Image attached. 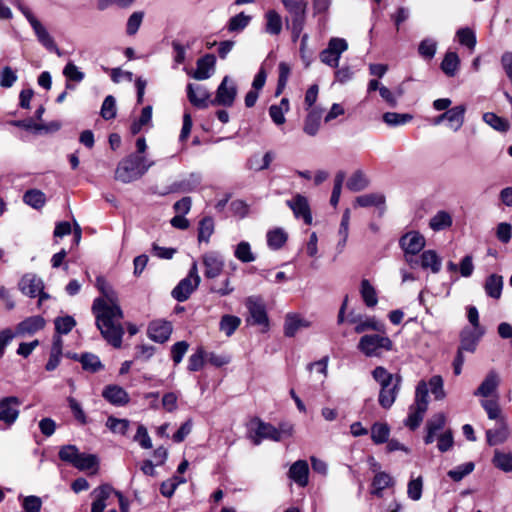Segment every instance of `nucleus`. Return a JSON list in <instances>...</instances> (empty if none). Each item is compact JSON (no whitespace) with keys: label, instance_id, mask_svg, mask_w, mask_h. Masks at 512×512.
I'll return each instance as SVG.
<instances>
[{"label":"nucleus","instance_id":"nucleus-1","mask_svg":"<svg viewBox=\"0 0 512 512\" xmlns=\"http://www.w3.org/2000/svg\"><path fill=\"white\" fill-rule=\"evenodd\" d=\"M96 286L102 294L94 299L91 308L95 316L96 327L107 343L119 349L122 346L125 330L121 323L124 313L118 295L101 276L96 278Z\"/></svg>","mask_w":512,"mask_h":512},{"label":"nucleus","instance_id":"nucleus-2","mask_svg":"<svg viewBox=\"0 0 512 512\" xmlns=\"http://www.w3.org/2000/svg\"><path fill=\"white\" fill-rule=\"evenodd\" d=\"M154 162L145 157L131 154L121 160L115 171V179L122 183H130L142 177Z\"/></svg>","mask_w":512,"mask_h":512},{"label":"nucleus","instance_id":"nucleus-3","mask_svg":"<svg viewBox=\"0 0 512 512\" xmlns=\"http://www.w3.org/2000/svg\"><path fill=\"white\" fill-rule=\"evenodd\" d=\"M428 409V388L426 381L418 382L415 391V401L409 408V414L405 425L410 429H416L423 420L424 414Z\"/></svg>","mask_w":512,"mask_h":512},{"label":"nucleus","instance_id":"nucleus-4","mask_svg":"<svg viewBox=\"0 0 512 512\" xmlns=\"http://www.w3.org/2000/svg\"><path fill=\"white\" fill-rule=\"evenodd\" d=\"M400 247L404 251V259L411 268L418 266L415 256L425 247L426 240L417 231H410L404 234L399 240Z\"/></svg>","mask_w":512,"mask_h":512},{"label":"nucleus","instance_id":"nucleus-5","mask_svg":"<svg viewBox=\"0 0 512 512\" xmlns=\"http://www.w3.org/2000/svg\"><path fill=\"white\" fill-rule=\"evenodd\" d=\"M19 9L24 14L30 25L32 26L34 33L38 41L49 51L55 52L58 56H62V52L57 47L53 37L47 31L45 26L31 13V11L22 5H19Z\"/></svg>","mask_w":512,"mask_h":512},{"label":"nucleus","instance_id":"nucleus-6","mask_svg":"<svg viewBox=\"0 0 512 512\" xmlns=\"http://www.w3.org/2000/svg\"><path fill=\"white\" fill-rule=\"evenodd\" d=\"M358 349L367 357L379 356L382 350L392 349V341L387 336L364 335L358 343Z\"/></svg>","mask_w":512,"mask_h":512},{"label":"nucleus","instance_id":"nucleus-7","mask_svg":"<svg viewBox=\"0 0 512 512\" xmlns=\"http://www.w3.org/2000/svg\"><path fill=\"white\" fill-rule=\"evenodd\" d=\"M200 284L197 262H193L188 275L172 290V296L179 302L186 301Z\"/></svg>","mask_w":512,"mask_h":512},{"label":"nucleus","instance_id":"nucleus-8","mask_svg":"<svg viewBox=\"0 0 512 512\" xmlns=\"http://www.w3.org/2000/svg\"><path fill=\"white\" fill-rule=\"evenodd\" d=\"M347 50L348 42L344 38L332 37L327 47L320 52V61L329 67L337 68L341 55Z\"/></svg>","mask_w":512,"mask_h":512},{"label":"nucleus","instance_id":"nucleus-9","mask_svg":"<svg viewBox=\"0 0 512 512\" xmlns=\"http://www.w3.org/2000/svg\"><path fill=\"white\" fill-rule=\"evenodd\" d=\"M238 89L236 82L230 76H224L216 90L215 98L211 105L231 107L237 97Z\"/></svg>","mask_w":512,"mask_h":512},{"label":"nucleus","instance_id":"nucleus-10","mask_svg":"<svg viewBox=\"0 0 512 512\" xmlns=\"http://www.w3.org/2000/svg\"><path fill=\"white\" fill-rule=\"evenodd\" d=\"M249 433L250 438L255 445H259L266 439L279 442V435L276 433V427L259 418H254L250 421Z\"/></svg>","mask_w":512,"mask_h":512},{"label":"nucleus","instance_id":"nucleus-11","mask_svg":"<svg viewBox=\"0 0 512 512\" xmlns=\"http://www.w3.org/2000/svg\"><path fill=\"white\" fill-rule=\"evenodd\" d=\"M22 402L16 396H6L0 399V422L11 427L19 418Z\"/></svg>","mask_w":512,"mask_h":512},{"label":"nucleus","instance_id":"nucleus-12","mask_svg":"<svg viewBox=\"0 0 512 512\" xmlns=\"http://www.w3.org/2000/svg\"><path fill=\"white\" fill-rule=\"evenodd\" d=\"M370 462L372 470L375 472L371 483V494L381 498L383 497V491L385 489L391 488L395 485V480L390 474L384 471H378L380 466L373 457L370 458Z\"/></svg>","mask_w":512,"mask_h":512},{"label":"nucleus","instance_id":"nucleus-13","mask_svg":"<svg viewBox=\"0 0 512 512\" xmlns=\"http://www.w3.org/2000/svg\"><path fill=\"white\" fill-rule=\"evenodd\" d=\"M187 97L190 103L197 108H207L213 100L205 86L192 83L187 85Z\"/></svg>","mask_w":512,"mask_h":512},{"label":"nucleus","instance_id":"nucleus-14","mask_svg":"<svg viewBox=\"0 0 512 512\" xmlns=\"http://www.w3.org/2000/svg\"><path fill=\"white\" fill-rule=\"evenodd\" d=\"M246 307L250 313L253 324L267 328L268 316L263 301L259 297H249L246 300Z\"/></svg>","mask_w":512,"mask_h":512},{"label":"nucleus","instance_id":"nucleus-15","mask_svg":"<svg viewBox=\"0 0 512 512\" xmlns=\"http://www.w3.org/2000/svg\"><path fill=\"white\" fill-rule=\"evenodd\" d=\"M116 490L109 484L101 485L95 488L91 496L94 498L91 506V512H104L107 507V501L115 496Z\"/></svg>","mask_w":512,"mask_h":512},{"label":"nucleus","instance_id":"nucleus-16","mask_svg":"<svg viewBox=\"0 0 512 512\" xmlns=\"http://www.w3.org/2000/svg\"><path fill=\"white\" fill-rule=\"evenodd\" d=\"M286 204L293 211L296 218H302L307 225L312 223V215L306 197L301 194H296L292 199L287 200Z\"/></svg>","mask_w":512,"mask_h":512},{"label":"nucleus","instance_id":"nucleus-17","mask_svg":"<svg viewBox=\"0 0 512 512\" xmlns=\"http://www.w3.org/2000/svg\"><path fill=\"white\" fill-rule=\"evenodd\" d=\"M215 65L216 57L213 54L204 55L197 60L192 77L199 81L209 79L215 71Z\"/></svg>","mask_w":512,"mask_h":512},{"label":"nucleus","instance_id":"nucleus-18","mask_svg":"<svg viewBox=\"0 0 512 512\" xmlns=\"http://www.w3.org/2000/svg\"><path fill=\"white\" fill-rule=\"evenodd\" d=\"M46 321L40 315L30 316L16 326L15 334L18 336L33 335L45 327Z\"/></svg>","mask_w":512,"mask_h":512},{"label":"nucleus","instance_id":"nucleus-19","mask_svg":"<svg viewBox=\"0 0 512 512\" xmlns=\"http://www.w3.org/2000/svg\"><path fill=\"white\" fill-rule=\"evenodd\" d=\"M172 333V325L168 321L154 320L148 327L149 337L158 343L167 341Z\"/></svg>","mask_w":512,"mask_h":512},{"label":"nucleus","instance_id":"nucleus-20","mask_svg":"<svg viewBox=\"0 0 512 512\" xmlns=\"http://www.w3.org/2000/svg\"><path fill=\"white\" fill-rule=\"evenodd\" d=\"M348 321L355 324L356 333H363L367 330L383 332L385 328L384 324L378 321L375 317L363 318L361 315H351Z\"/></svg>","mask_w":512,"mask_h":512},{"label":"nucleus","instance_id":"nucleus-21","mask_svg":"<svg viewBox=\"0 0 512 512\" xmlns=\"http://www.w3.org/2000/svg\"><path fill=\"white\" fill-rule=\"evenodd\" d=\"M18 286L23 294L32 298L37 297L39 292L44 289L42 279L31 273L24 275Z\"/></svg>","mask_w":512,"mask_h":512},{"label":"nucleus","instance_id":"nucleus-22","mask_svg":"<svg viewBox=\"0 0 512 512\" xmlns=\"http://www.w3.org/2000/svg\"><path fill=\"white\" fill-rule=\"evenodd\" d=\"M102 396L115 406H124L130 401L127 391L115 384L106 386L102 392Z\"/></svg>","mask_w":512,"mask_h":512},{"label":"nucleus","instance_id":"nucleus-23","mask_svg":"<svg viewBox=\"0 0 512 512\" xmlns=\"http://www.w3.org/2000/svg\"><path fill=\"white\" fill-rule=\"evenodd\" d=\"M310 326L311 322L300 314L288 313L285 316L284 334L288 337H293L299 330L309 328Z\"/></svg>","mask_w":512,"mask_h":512},{"label":"nucleus","instance_id":"nucleus-24","mask_svg":"<svg viewBox=\"0 0 512 512\" xmlns=\"http://www.w3.org/2000/svg\"><path fill=\"white\" fill-rule=\"evenodd\" d=\"M288 477L300 487H305L309 481V466L307 461L298 460L294 462L289 471Z\"/></svg>","mask_w":512,"mask_h":512},{"label":"nucleus","instance_id":"nucleus-25","mask_svg":"<svg viewBox=\"0 0 512 512\" xmlns=\"http://www.w3.org/2000/svg\"><path fill=\"white\" fill-rule=\"evenodd\" d=\"M499 384V374L492 370L486 375L478 389L474 392V395L487 398L496 392Z\"/></svg>","mask_w":512,"mask_h":512},{"label":"nucleus","instance_id":"nucleus-26","mask_svg":"<svg viewBox=\"0 0 512 512\" xmlns=\"http://www.w3.org/2000/svg\"><path fill=\"white\" fill-rule=\"evenodd\" d=\"M401 385V379H396L392 384L381 386L379 393V404L389 409L396 400Z\"/></svg>","mask_w":512,"mask_h":512},{"label":"nucleus","instance_id":"nucleus-27","mask_svg":"<svg viewBox=\"0 0 512 512\" xmlns=\"http://www.w3.org/2000/svg\"><path fill=\"white\" fill-rule=\"evenodd\" d=\"M446 423V417L443 413L435 414L426 424L427 434L424 438L426 444H431L436 440L437 433L442 430Z\"/></svg>","mask_w":512,"mask_h":512},{"label":"nucleus","instance_id":"nucleus-28","mask_svg":"<svg viewBox=\"0 0 512 512\" xmlns=\"http://www.w3.org/2000/svg\"><path fill=\"white\" fill-rule=\"evenodd\" d=\"M203 264L205 266V276L207 278H215L222 272L223 261L215 253H207L203 256Z\"/></svg>","mask_w":512,"mask_h":512},{"label":"nucleus","instance_id":"nucleus-29","mask_svg":"<svg viewBox=\"0 0 512 512\" xmlns=\"http://www.w3.org/2000/svg\"><path fill=\"white\" fill-rule=\"evenodd\" d=\"M419 264L423 269H430L432 273H438L441 270L442 260L435 250H426L421 254Z\"/></svg>","mask_w":512,"mask_h":512},{"label":"nucleus","instance_id":"nucleus-30","mask_svg":"<svg viewBox=\"0 0 512 512\" xmlns=\"http://www.w3.org/2000/svg\"><path fill=\"white\" fill-rule=\"evenodd\" d=\"M466 108L464 105L455 106L446 111V121L448 126L454 132L458 131L464 123Z\"/></svg>","mask_w":512,"mask_h":512},{"label":"nucleus","instance_id":"nucleus-31","mask_svg":"<svg viewBox=\"0 0 512 512\" xmlns=\"http://www.w3.org/2000/svg\"><path fill=\"white\" fill-rule=\"evenodd\" d=\"M503 277L498 274L489 275L484 283L485 293L494 299H499L502 295Z\"/></svg>","mask_w":512,"mask_h":512},{"label":"nucleus","instance_id":"nucleus-32","mask_svg":"<svg viewBox=\"0 0 512 512\" xmlns=\"http://www.w3.org/2000/svg\"><path fill=\"white\" fill-rule=\"evenodd\" d=\"M281 3L291 15L292 21L305 20L306 3L301 0H281Z\"/></svg>","mask_w":512,"mask_h":512},{"label":"nucleus","instance_id":"nucleus-33","mask_svg":"<svg viewBox=\"0 0 512 512\" xmlns=\"http://www.w3.org/2000/svg\"><path fill=\"white\" fill-rule=\"evenodd\" d=\"M265 31L270 35H279L282 31V18L280 14L271 9L265 13Z\"/></svg>","mask_w":512,"mask_h":512},{"label":"nucleus","instance_id":"nucleus-34","mask_svg":"<svg viewBox=\"0 0 512 512\" xmlns=\"http://www.w3.org/2000/svg\"><path fill=\"white\" fill-rule=\"evenodd\" d=\"M508 426L502 422L496 429H490L486 432L487 442L490 446L504 443L509 437Z\"/></svg>","mask_w":512,"mask_h":512},{"label":"nucleus","instance_id":"nucleus-35","mask_svg":"<svg viewBox=\"0 0 512 512\" xmlns=\"http://www.w3.org/2000/svg\"><path fill=\"white\" fill-rule=\"evenodd\" d=\"M289 110V101L287 98H282L278 105H271L269 108V115L276 125L285 123V113Z\"/></svg>","mask_w":512,"mask_h":512},{"label":"nucleus","instance_id":"nucleus-36","mask_svg":"<svg viewBox=\"0 0 512 512\" xmlns=\"http://www.w3.org/2000/svg\"><path fill=\"white\" fill-rule=\"evenodd\" d=\"M322 113L318 109H312L304 123V132L310 136H315L319 130Z\"/></svg>","mask_w":512,"mask_h":512},{"label":"nucleus","instance_id":"nucleus-37","mask_svg":"<svg viewBox=\"0 0 512 512\" xmlns=\"http://www.w3.org/2000/svg\"><path fill=\"white\" fill-rule=\"evenodd\" d=\"M23 201L34 209H40L46 203V196L41 190L30 189L24 193Z\"/></svg>","mask_w":512,"mask_h":512},{"label":"nucleus","instance_id":"nucleus-38","mask_svg":"<svg viewBox=\"0 0 512 512\" xmlns=\"http://www.w3.org/2000/svg\"><path fill=\"white\" fill-rule=\"evenodd\" d=\"M369 185V179L366 174L361 171H355L347 181V188L353 192L364 190Z\"/></svg>","mask_w":512,"mask_h":512},{"label":"nucleus","instance_id":"nucleus-39","mask_svg":"<svg viewBox=\"0 0 512 512\" xmlns=\"http://www.w3.org/2000/svg\"><path fill=\"white\" fill-rule=\"evenodd\" d=\"M452 225V217L446 211H438L429 221V227L434 231H441Z\"/></svg>","mask_w":512,"mask_h":512},{"label":"nucleus","instance_id":"nucleus-40","mask_svg":"<svg viewBox=\"0 0 512 512\" xmlns=\"http://www.w3.org/2000/svg\"><path fill=\"white\" fill-rule=\"evenodd\" d=\"M385 203V197L379 193L360 195L355 199V207L381 206Z\"/></svg>","mask_w":512,"mask_h":512},{"label":"nucleus","instance_id":"nucleus-41","mask_svg":"<svg viewBox=\"0 0 512 512\" xmlns=\"http://www.w3.org/2000/svg\"><path fill=\"white\" fill-rule=\"evenodd\" d=\"M349 224H350V210L346 209L343 212L341 223L338 230L339 242L337 249L341 252L346 246L348 235H349Z\"/></svg>","mask_w":512,"mask_h":512},{"label":"nucleus","instance_id":"nucleus-42","mask_svg":"<svg viewBox=\"0 0 512 512\" xmlns=\"http://www.w3.org/2000/svg\"><path fill=\"white\" fill-rule=\"evenodd\" d=\"M428 391L430 390L434 399L437 401H442L446 397V392L444 390V381L440 375L432 376L428 382H426Z\"/></svg>","mask_w":512,"mask_h":512},{"label":"nucleus","instance_id":"nucleus-43","mask_svg":"<svg viewBox=\"0 0 512 512\" xmlns=\"http://www.w3.org/2000/svg\"><path fill=\"white\" fill-rule=\"evenodd\" d=\"M288 235L282 228H275L267 233V244L273 249L281 248L287 241Z\"/></svg>","mask_w":512,"mask_h":512},{"label":"nucleus","instance_id":"nucleus-44","mask_svg":"<svg viewBox=\"0 0 512 512\" xmlns=\"http://www.w3.org/2000/svg\"><path fill=\"white\" fill-rule=\"evenodd\" d=\"M460 59L455 52H447L441 63V69L447 76H454L459 68Z\"/></svg>","mask_w":512,"mask_h":512},{"label":"nucleus","instance_id":"nucleus-45","mask_svg":"<svg viewBox=\"0 0 512 512\" xmlns=\"http://www.w3.org/2000/svg\"><path fill=\"white\" fill-rule=\"evenodd\" d=\"M360 293L364 303L368 307H374L378 303V298L375 288L371 285L369 280L363 279L361 281Z\"/></svg>","mask_w":512,"mask_h":512},{"label":"nucleus","instance_id":"nucleus-46","mask_svg":"<svg viewBox=\"0 0 512 512\" xmlns=\"http://www.w3.org/2000/svg\"><path fill=\"white\" fill-rule=\"evenodd\" d=\"M74 467L83 471L93 469L94 472H96L98 468V458L94 454H86L80 452Z\"/></svg>","mask_w":512,"mask_h":512},{"label":"nucleus","instance_id":"nucleus-47","mask_svg":"<svg viewBox=\"0 0 512 512\" xmlns=\"http://www.w3.org/2000/svg\"><path fill=\"white\" fill-rule=\"evenodd\" d=\"M106 427L115 434L126 435L130 427V421L109 416L106 421Z\"/></svg>","mask_w":512,"mask_h":512},{"label":"nucleus","instance_id":"nucleus-48","mask_svg":"<svg viewBox=\"0 0 512 512\" xmlns=\"http://www.w3.org/2000/svg\"><path fill=\"white\" fill-rule=\"evenodd\" d=\"M492 462L498 469L504 472H512V453L496 450Z\"/></svg>","mask_w":512,"mask_h":512},{"label":"nucleus","instance_id":"nucleus-49","mask_svg":"<svg viewBox=\"0 0 512 512\" xmlns=\"http://www.w3.org/2000/svg\"><path fill=\"white\" fill-rule=\"evenodd\" d=\"M483 121L492 127L494 130L499 132H505L509 128V123L504 118L499 117L498 115L487 112L483 114Z\"/></svg>","mask_w":512,"mask_h":512},{"label":"nucleus","instance_id":"nucleus-50","mask_svg":"<svg viewBox=\"0 0 512 512\" xmlns=\"http://www.w3.org/2000/svg\"><path fill=\"white\" fill-rule=\"evenodd\" d=\"M413 116L408 113L386 112L383 114V121L389 126H399L410 122Z\"/></svg>","mask_w":512,"mask_h":512},{"label":"nucleus","instance_id":"nucleus-51","mask_svg":"<svg viewBox=\"0 0 512 512\" xmlns=\"http://www.w3.org/2000/svg\"><path fill=\"white\" fill-rule=\"evenodd\" d=\"M390 429L385 423H375L371 428V438L375 444H382L388 440Z\"/></svg>","mask_w":512,"mask_h":512},{"label":"nucleus","instance_id":"nucleus-52","mask_svg":"<svg viewBox=\"0 0 512 512\" xmlns=\"http://www.w3.org/2000/svg\"><path fill=\"white\" fill-rule=\"evenodd\" d=\"M482 335H483V331L475 332L471 335H467L464 332L462 334L461 345H460L458 351H461L462 354H463V351L474 352L476 349L477 342L479 341V339Z\"/></svg>","mask_w":512,"mask_h":512},{"label":"nucleus","instance_id":"nucleus-53","mask_svg":"<svg viewBox=\"0 0 512 512\" xmlns=\"http://www.w3.org/2000/svg\"><path fill=\"white\" fill-rule=\"evenodd\" d=\"M234 256L243 263H250L255 260L250 244L246 241H242L236 246Z\"/></svg>","mask_w":512,"mask_h":512},{"label":"nucleus","instance_id":"nucleus-54","mask_svg":"<svg viewBox=\"0 0 512 512\" xmlns=\"http://www.w3.org/2000/svg\"><path fill=\"white\" fill-rule=\"evenodd\" d=\"M437 50V42L431 38L423 39L418 46L419 55L427 60H431Z\"/></svg>","mask_w":512,"mask_h":512},{"label":"nucleus","instance_id":"nucleus-55","mask_svg":"<svg viewBox=\"0 0 512 512\" xmlns=\"http://www.w3.org/2000/svg\"><path fill=\"white\" fill-rule=\"evenodd\" d=\"M214 232V222L210 217L203 218L199 223L198 240L200 242H209L211 235Z\"/></svg>","mask_w":512,"mask_h":512},{"label":"nucleus","instance_id":"nucleus-56","mask_svg":"<svg viewBox=\"0 0 512 512\" xmlns=\"http://www.w3.org/2000/svg\"><path fill=\"white\" fill-rule=\"evenodd\" d=\"M152 119V106H146L142 109L141 116L138 120L134 121L131 125V133L138 134L141 129L148 125Z\"/></svg>","mask_w":512,"mask_h":512},{"label":"nucleus","instance_id":"nucleus-57","mask_svg":"<svg viewBox=\"0 0 512 512\" xmlns=\"http://www.w3.org/2000/svg\"><path fill=\"white\" fill-rule=\"evenodd\" d=\"M456 36L461 45L466 46L471 51L474 50L476 46V35L473 30L470 28H461L457 31Z\"/></svg>","mask_w":512,"mask_h":512},{"label":"nucleus","instance_id":"nucleus-58","mask_svg":"<svg viewBox=\"0 0 512 512\" xmlns=\"http://www.w3.org/2000/svg\"><path fill=\"white\" fill-rule=\"evenodd\" d=\"M241 323L240 318L233 315H224L220 321V330L227 336H231L239 327Z\"/></svg>","mask_w":512,"mask_h":512},{"label":"nucleus","instance_id":"nucleus-59","mask_svg":"<svg viewBox=\"0 0 512 512\" xmlns=\"http://www.w3.org/2000/svg\"><path fill=\"white\" fill-rule=\"evenodd\" d=\"M373 378L380 384V386L392 384L396 379H401L399 375L389 373L384 367H376L372 372Z\"/></svg>","mask_w":512,"mask_h":512},{"label":"nucleus","instance_id":"nucleus-60","mask_svg":"<svg viewBox=\"0 0 512 512\" xmlns=\"http://www.w3.org/2000/svg\"><path fill=\"white\" fill-rule=\"evenodd\" d=\"M274 159V154L271 151H268L264 154V156L259 159L257 156L252 157L249 160V167L255 171H262L269 168L271 162Z\"/></svg>","mask_w":512,"mask_h":512},{"label":"nucleus","instance_id":"nucleus-61","mask_svg":"<svg viewBox=\"0 0 512 512\" xmlns=\"http://www.w3.org/2000/svg\"><path fill=\"white\" fill-rule=\"evenodd\" d=\"M423 479L421 476L411 479L407 486V495L413 501H418L422 497Z\"/></svg>","mask_w":512,"mask_h":512},{"label":"nucleus","instance_id":"nucleus-62","mask_svg":"<svg viewBox=\"0 0 512 512\" xmlns=\"http://www.w3.org/2000/svg\"><path fill=\"white\" fill-rule=\"evenodd\" d=\"M250 20V16L245 15L243 12H241L229 20L228 30L230 32L242 31L249 24Z\"/></svg>","mask_w":512,"mask_h":512},{"label":"nucleus","instance_id":"nucleus-63","mask_svg":"<svg viewBox=\"0 0 512 512\" xmlns=\"http://www.w3.org/2000/svg\"><path fill=\"white\" fill-rule=\"evenodd\" d=\"M100 114L105 120H110L116 117V100L112 95H108L104 99Z\"/></svg>","mask_w":512,"mask_h":512},{"label":"nucleus","instance_id":"nucleus-64","mask_svg":"<svg viewBox=\"0 0 512 512\" xmlns=\"http://www.w3.org/2000/svg\"><path fill=\"white\" fill-rule=\"evenodd\" d=\"M81 364L85 370L90 372H97L103 368L99 357L90 353H86L81 357Z\"/></svg>","mask_w":512,"mask_h":512}]
</instances>
